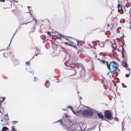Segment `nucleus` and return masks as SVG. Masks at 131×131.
<instances>
[{"mask_svg":"<svg viewBox=\"0 0 131 131\" xmlns=\"http://www.w3.org/2000/svg\"><path fill=\"white\" fill-rule=\"evenodd\" d=\"M118 67V65L117 63L115 61H112L110 62L108 66H107V68L109 70L110 73H112L115 72L116 74H118L119 71Z\"/></svg>","mask_w":131,"mask_h":131,"instance_id":"f257e3e1","label":"nucleus"},{"mask_svg":"<svg viewBox=\"0 0 131 131\" xmlns=\"http://www.w3.org/2000/svg\"><path fill=\"white\" fill-rule=\"evenodd\" d=\"M82 107H85L89 109L85 110H83L82 112V114L84 117H88L92 116L93 114V109L88 106L82 105Z\"/></svg>","mask_w":131,"mask_h":131,"instance_id":"f03ea898","label":"nucleus"},{"mask_svg":"<svg viewBox=\"0 0 131 131\" xmlns=\"http://www.w3.org/2000/svg\"><path fill=\"white\" fill-rule=\"evenodd\" d=\"M59 122L60 123L61 125L63 127V128L66 129L67 131H73L74 129L73 128V126L75 125L74 124H72L71 126H67V124L66 123L63 124V122L61 119H59L55 123Z\"/></svg>","mask_w":131,"mask_h":131,"instance_id":"7ed1b4c3","label":"nucleus"},{"mask_svg":"<svg viewBox=\"0 0 131 131\" xmlns=\"http://www.w3.org/2000/svg\"><path fill=\"white\" fill-rule=\"evenodd\" d=\"M84 66L82 64H80L77 67L76 69V70H74L75 73H79L80 74L83 73L84 72Z\"/></svg>","mask_w":131,"mask_h":131,"instance_id":"20e7f679","label":"nucleus"},{"mask_svg":"<svg viewBox=\"0 0 131 131\" xmlns=\"http://www.w3.org/2000/svg\"><path fill=\"white\" fill-rule=\"evenodd\" d=\"M104 117L108 120H111L113 118L111 112L108 110H106L104 113Z\"/></svg>","mask_w":131,"mask_h":131,"instance_id":"39448f33","label":"nucleus"},{"mask_svg":"<svg viewBox=\"0 0 131 131\" xmlns=\"http://www.w3.org/2000/svg\"><path fill=\"white\" fill-rule=\"evenodd\" d=\"M68 108H70L71 110L72 111V112H73V113L74 114L77 115V114L78 113H79L81 112L82 111L81 110H78L76 112H75L74 111L73 108L71 106H69L68 107Z\"/></svg>","mask_w":131,"mask_h":131,"instance_id":"423d86ee","label":"nucleus"},{"mask_svg":"<svg viewBox=\"0 0 131 131\" xmlns=\"http://www.w3.org/2000/svg\"><path fill=\"white\" fill-rule=\"evenodd\" d=\"M80 126L81 130L83 131L86 128V125L85 124L82 123L81 125H80Z\"/></svg>","mask_w":131,"mask_h":131,"instance_id":"0eeeda50","label":"nucleus"},{"mask_svg":"<svg viewBox=\"0 0 131 131\" xmlns=\"http://www.w3.org/2000/svg\"><path fill=\"white\" fill-rule=\"evenodd\" d=\"M97 115L100 118H102V120H105L108 122V121L105 119L103 115V114H101V113H98Z\"/></svg>","mask_w":131,"mask_h":131,"instance_id":"6e6552de","label":"nucleus"},{"mask_svg":"<svg viewBox=\"0 0 131 131\" xmlns=\"http://www.w3.org/2000/svg\"><path fill=\"white\" fill-rule=\"evenodd\" d=\"M72 62H74L78 60V58L76 55H74L73 56L72 58Z\"/></svg>","mask_w":131,"mask_h":131,"instance_id":"1a4fd4ad","label":"nucleus"},{"mask_svg":"<svg viewBox=\"0 0 131 131\" xmlns=\"http://www.w3.org/2000/svg\"><path fill=\"white\" fill-rule=\"evenodd\" d=\"M76 66V64L73 63V62H72L70 64V67L71 68H75Z\"/></svg>","mask_w":131,"mask_h":131,"instance_id":"9d476101","label":"nucleus"},{"mask_svg":"<svg viewBox=\"0 0 131 131\" xmlns=\"http://www.w3.org/2000/svg\"><path fill=\"white\" fill-rule=\"evenodd\" d=\"M66 116L67 115H66L65 117H63V121H65V122H69L70 121V119L67 118Z\"/></svg>","mask_w":131,"mask_h":131,"instance_id":"9b49d317","label":"nucleus"},{"mask_svg":"<svg viewBox=\"0 0 131 131\" xmlns=\"http://www.w3.org/2000/svg\"><path fill=\"white\" fill-rule=\"evenodd\" d=\"M101 62H102V63L104 64H105L107 66H107H108L109 64L107 62H106V61L104 60H102L101 61Z\"/></svg>","mask_w":131,"mask_h":131,"instance_id":"f8f14e48","label":"nucleus"},{"mask_svg":"<svg viewBox=\"0 0 131 131\" xmlns=\"http://www.w3.org/2000/svg\"><path fill=\"white\" fill-rule=\"evenodd\" d=\"M8 130V128L6 127H3L1 131H6Z\"/></svg>","mask_w":131,"mask_h":131,"instance_id":"ddd939ff","label":"nucleus"},{"mask_svg":"<svg viewBox=\"0 0 131 131\" xmlns=\"http://www.w3.org/2000/svg\"><path fill=\"white\" fill-rule=\"evenodd\" d=\"M123 63L124 64L125 67L126 68V69L127 70V68H128V64L126 63V62L125 61V63L123 62Z\"/></svg>","mask_w":131,"mask_h":131,"instance_id":"4468645a","label":"nucleus"},{"mask_svg":"<svg viewBox=\"0 0 131 131\" xmlns=\"http://www.w3.org/2000/svg\"><path fill=\"white\" fill-rule=\"evenodd\" d=\"M46 82L45 83V85L47 88H48L50 86V83H49L48 82L47 84Z\"/></svg>","mask_w":131,"mask_h":131,"instance_id":"2eb2a0df","label":"nucleus"},{"mask_svg":"<svg viewBox=\"0 0 131 131\" xmlns=\"http://www.w3.org/2000/svg\"><path fill=\"white\" fill-rule=\"evenodd\" d=\"M40 38L43 40H44L46 38V37L44 35H41L40 36Z\"/></svg>","mask_w":131,"mask_h":131,"instance_id":"dca6fc26","label":"nucleus"},{"mask_svg":"<svg viewBox=\"0 0 131 131\" xmlns=\"http://www.w3.org/2000/svg\"><path fill=\"white\" fill-rule=\"evenodd\" d=\"M131 6V4L130 3H127L126 4H125V6L127 8H128L129 7H130Z\"/></svg>","mask_w":131,"mask_h":131,"instance_id":"f3484780","label":"nucleus"},{"mask_svg":"<svg viewBox=\"0 0 131 131\" xmlns=\"http://www.w3.org/2000/svg\"><path fill=\"white\" fill-rule=\"evenodd\" d=\"M19 27H19L16 30V31L15 32H14V34H13V37H12V38H11V40H10V43H9V46H10V43L11 42V41H12V39H13V36H14V34H15V33L17 31V29H18L19 28Z\"/></svg>","mask_w":131,"mask_h":131,"instance_id":"a211bd4d","label":"nucleus"},{"mask_svg":"<svg viewBox=\"0 0 131 131\" xmlns=\"http://www.w3.org/2000/svg\"><path fill=\"white\" fill-rule=\"evenodd\" d=\"M18 122V121H13L11 122V123L13 125H14L17 123Z\"/></svg>","mask_w":131,"mask_h":131,"instance_id":"6ab92c4d","label":"nucleus"},{"mask_svg":"<svg viewBox=\"0 0 131 131\" xmlns=\"http://www.w3.org/2000/svg\"><path fill=\"white\" fill-rule=\"evenodd\" d=\"M3 55L4 57H7L8 56L7 53L6 52L4 53L3 54Z\"/></svg>","mask_w":131,"mask_h":131,"instance_id":"aec40b11","label":"nucleus"},{"mask_svg":"<svg viewBox=\"0 0 131 131\" xmlns=\"http://www.w3.org/2000/svg\"><path fill=\"white\" fill-rule=\"evenodd\" d=\"M118 74H116V75H115V77H114V76H113V74H112L111 75H112V77H114V78H116V79L118 80V79H118V78H116H116H115V77H116L117 76V75H118Z\"/></svg>","mask_w":131,"mask_h":131,"instance_id":"412c9836","label":"nucleus"},{"mask_svg":"<svg viewBox=\"0 0 131 131\" xmlns=\"http://www.w3.org/2000/svg\"><path fill=\"white\" fill-rule=\"evenodd\" d=\"M122 87L124 88H126L127 87V86L125 85L123 83H122Z\"/></svg>","mask_w":131,"mask_h":131,"instance_id":"4be33fe9","label":"nucleus"},{"mask_svg":"<svg viewBox=\"0 0 131 131\" xmlns=\"http://www.w3.org/2000/svg\"><path fill=\"white\" fill-rule=\"evenodd\" d=\"M121 27H118L117 29V31H118V33H119L120 32V31L119 30V29H121Z\"/></svg>","mask_w":131,"mask_h":131,"instance_id":"5701e85b","label":"nucleus"},{"mask_svg":"<svg viewBox=\"0 0 131 131\" xmlns=\"http://www.w3.org/2000/svg\"><path fill=\"white\" fill-rule=\"evenodd\" d=\"M15 126H13L12 128V131H17L15 129L14 127H15Z\"/></svg>","mask_w":131,"mask_h":131,"instance_id":"b1692460","label":"nucleus"},{"mask_svg":"<svg viewBox=\"0 0 131 131\" xmlns=\"http://www.w3.org/2000/svg\"><path fill=\"white\" fill-rule=\"evenodd\" d=\"M71 46H72V47H74V48H75L76 49L77 48V46L75 45H71Z\"/></svg>","mask_w":131,"mask_h":131,"instance_id":"393cba45","label":"nucleus"},{"mask_svg":"<svg viewBox=\"0 0 131 131\" xmlns=\"http://www.w3.org/2000/svg\"><path fill=\"white\" fill-rule=\"evenodd\" d=\"M114 49H116V47H114L113 45V44H112L111 46Z\"/></svg>","mask_w":131,"mask_h":131,"instance_id":"a878e982","label":"nucleus"},{"mask_svg":"<svg viewBox=\"0 0 131 131\" xmlns=\"http://www.w3.org/2000/svg\"><path fill=\"white\" fill-rule=\"evenodd\" d=\"M29 72L31 73L32 74H34V72L33 70H31V71H29Z\"/></svg>","mask_w":131,"mask_h":131,"instance_id":"bb28decb","label":"nucleus"},{"mask_svg":"<svg viewBox=\"0 0 131 131\" xmlns=\"http://www.w3.org/2000/svg\"><path fill=\"white\" fill-rule=\"evenodd\" d=\"M118 8V10H123V9L122 8V7L121 6L119 7Z\"/></svg>","mask_w":131,"mask_h":131,"instance_id":"cd10ccee","label":"nucleus"},{"mask_svg":"<svg viewBox=\"0 0 131 131\" xmlns=\"http://www.w3.org/2000/svg\"><path fill=\"white\" fill-rule=\"evenodd\" d=\"M112 81L114 83V86L115 87H116L117 85V84L115 83L114 82L113 80H112Z\"/></svg>","mask_w":131,"mask_h":131,"instance_id":"c85d7f7f","label":"nucleus"},{"mask_svg":"<svg viewBox=\"0 0 131 131\" xmlns=\"http://www.w3.org/2000/svg\"><path fill=\"white\" fill-rule=\"evenodd\" d=\"M56 38H58L59 39H60V40H61V39H62V37H59L58 36H57L56 37Z\"/></svg>","mask_w":131,"mask_h":131,"instance_id":"c756f323","label":"nucleus"},{"mask_svg":"<svg viewBox=\"0 0 131 131\" xmlns=\"http://www.w3.org/2000/svg\"><path fill=\"white\" fill-rule=\"evenodd\" d=\"M37 51H38L39 52H40V50L39 48H37L36 49Z\"/></svg>","mask_w":131,"mask_h":131,"instance_id":"7c9ffc66","label":"nucleus"},{"mask_svg":"<svg viewBox=\"0 0 131 131\" xmlns=\"http://www.w3.org/2000/svg\"><path fill=\"white\" fill-rule=\"evenodd\" d=\"M65 44L66 45H68L70 46H71V45H70L67 42H65Z\"/></svg>","mask_w":131,"mask_h":131,"instance_id":"2f4dec72","label":"nucleus"},{"mask_svg":"<svg viewBox=\"0 0 131 131\" xmlns=\"http://www.w3.org/2000/svg\"><path fill=\"white\" fill-rule=\"evenodd\" d=\"M10 57H11L12 59L13 58L14 56L13 55L11 54V55H10Z\"/></svg>","mask_w":131,"mask_h":131,"instance_id":"473e14b6","label":"nucleus"},{"mask_svg":"<svg viewBox=\"0 0 131 131\" xmlns=\"http://www.w3.org/2000/svg\"><path fill=\"white\" fill-rule=\"evenodd\" d=\"M130 75V74H126L125 75V77H129Z\"/></svg>","mask_w":131,"mask_h":131,"instance_id":"72a5a7b5","label":"nucleus"},{"mask_svg":"<svg viewBox=\"0 0 131 131\" xmlns=\"http://www.w3.org/2000/svg\"><path fill=\"white\" fill-rule=\"evenodd\" d=\"M59 35H60V36H61V37H64V36H65L64 35H62L61 34H60Z\"/></svg>","mask_w":131,"mask_h":131,"instance_id":"f704fd0d","label":"nucleus"},{"mask_svg":"<svg viewBox=\"0 0 131 131\" xmlns=\"http://www.w3.org/2000/svg\"><path fill=\"white\" fill-rule=\"evenodd\" d=\"M25 64L26 66H27V65H28L29 64V62L28 61L27 62H26Z\"/></svg>","mask_w":131,"mask_h":131,"instance_id":"c9c22d12","label":"nucleus"},{"mask_svg":"<svg viewBox=\"0 0 131 131\" xmlns=\"http://www.w3.org/2000/svg\"><path fill=\"white\" fill-rule=\"evenodd\" d=\"M114 120L116 121H118V119L117 117H115L114 118Z\"/></svg>","mask_w":131,"mask_h":131,"instance_id":"e433bc0d","label":"nucleus"},{"mask_svg":"<svg viewBox=\"0 0 131 131\" xmlns=\"http://www.w3.org/2000/svg\"><path fill=\"white\" fill-rule=\"evenodd\" d=\"M34 79H37V80H36L35 81H38V80H37V78L36 77H34Z\"/></svg>","mask_w":131,"mask_h":131,"instance_id":"4c0bfd02","label":"nucleus"},{"mask_svg":"<svg viewBox=\"0 0 131 131\" xmlns=\"http://www.w3.org/2000/svg\"><path fill=\"white\" fill-rule=\"evenodd\" d=\"M35 20V24H37V20L36 19H34L33 20Z\"/></svg>","mask_w":131,"mask_h":131,"instance_id":"58836bf2","label":"nucleus"},{"mask_svg":"<svg viewBox=\"0 0 131 131\" xmlns=\"http://www.w3.org/2000/svg\"><path fill=\"white\" fill-rule=\"evenodd\" d=\"M15 61L16 62H17L16 63V64H14V65L16 66V65L17 64V63H18V62H17V61L16 60H15Z\"/></svg>","mask_w":131,"mask_h":131,"instance_id":"ea45409f","label":"nucleus"},{"mask_svg":"<svg viewBox=\"0 0 131 131\" xmlns=\"http://www.w3.org/2000/svg\"><path fill=\"white\" fill-rule=\"evenodd\" d=\"M36 28V26H35V25L33 27L34 30H35V29Z\"/></svg>","mask_w":131,"mask_h":131,"instance_id":"a19ab883","label":"nucleus"},{"mask_svg":"<svg viewBox=\"0 0 131 131\" xmlns=\"http://www.w3.org/2000/svg\"><path fill=\"white\" fill-rule=\"evenodd\" d=\"M118 8L119 7H120L121 6V5H120L119 4H118Z\"/></svg>","mask_w":131,"mask_h":131,"instance_id":"79ce46f5","label":"nucleus"},{"mask_svg":"<svg viewBox=\"0 0 131 131\" xmlns=\"http://www.w3.org/2000/svg\"><path fill=\"white\" fill-rule=\"evenodd\" d=\"M5 0H0L1 2H4Z\"/></svg>","mask_w":131,"mask_h":131,"instance_id":"37998d69","label":"nucleus"},{"mask_svg":"<svg viewBox=\"0 0 131 131\" xmlns=\"http://www.w3.org/2000/svg\"><path fill=\"white\" fill-rule=\"evenodd\" d=\"M4 76L5 77H7L8 75V74H4Z\"/></svg>","mask_w":131,"mask_h":131,"instance_id":"c03bdc74","label":"nucleus"},{"mask_svg":"<svg viewBox=\"0 0 131 131\" xmlns=\"http://www.w3.org/2000/svg\"><path fill=\"white\" fill-rule=\"evenodd\" d=\"M4 116H7L8 117V115L7 113H6V115L5 114L4 115Z\"/></svg>","mask_w":131,"mask_h":131,"instance_id":"a18cd8bd","label":"nucleus"},{"mask_svg":"<svg viewBox=\"0 0 131 131\" xmlns=\"http://www.w3.org/2000/svg\"><path fill=\"white\" fill-rule=\"evenodd\" d=\"M29 21V22H28V23H25V24H26V25L27 24V23H29V22H31V21Z\"/></svg>","mask_w":131,"mask_h":131,"instance_id":"49530a36","label":"nucleus"},{"mask_svg":"<svg viewBox=\"0 0 131 131\" xmlns=\"http://www.w3.org/2000/svg\"><path fill=\"white\" fill-rule=\"evenodd\" d=\"M100 54H104V53L102 52H100Z\"/></svg>","mask_w":131,"mask_h":131,"instance_id":"de8ad7c7","label":"nucleus"},{"mask_svg":"<svg viewBox=\"0 0 131 131\" xmlns=\"http://www.w3.org/2000/svg\"><path fill=\"white\" fill-rule=\"evenodd\" d=\"M97 58V59H98L99 60V61H101L100 60V58Z\"/></svg>","mask_w":131,"mask_h":131,"instance_id":"09e8293b","label":"nucleus"},{"mask_svg":"<svg viewBox=\"0 0 131 131\" xmlns=\"http://www.w3.org/2000/svg\"><path fill=\"white\" fill-rule=\"evenodd\" d=\"M39 54V53H37L36 54H35L36 56H37L38 54Z\"/></svg>","mask_w":131,"mask_h":131,"instance_id":"8fccbe9b","label":"nucleus"},{"mask_svg":"<svg viewBox=\"0 0 131 131\" xmlns=\"http://www.w3.org/2000/svg\"><path fill=\"white\" fill-rule=\"evenodd\" d=\"M55 47L56 48H57V45H55Z\"/></svg>","mask_w":131,"mask_h":131,"instance_id":"3c124183","label":"nucleus"},{"mask_svg":"<svg viewBox=\"0 0 131 131\" xmlns=\"http://www.w3.org/2000/svg\"><path fill=\"white\" fill-rule=\"evenodd\" d=\"M5 99V97H3V100H2V101H3V100H4Z\"/></svg>","mask_w":131,"mask_h":131,"instance_id":"603ef678","label":"nucleus"},{"mask_svg":"<svg viewBox=\"0 0 131 131\" xmlns=\"http://www.w3.org/2000/svg\"><path fill=\"white\" fill-rule=\"evenodd\" d=\"M95 41H93L92 42V43L93 44H94V43H95Z\"/></svg>","mask_w":131,"mask_h":131,"instance_id":"864d4df0","label":"nucleus"},{"mask_svg":"<svg viewBox=\"0 0 131 131\" xmlns=\"http://www.w3.org/2000/svg\"><path fill=\"white\" fill-rule=\"evenodd\" d=\"M95 58H97V55H95Z\"/></svg>","mask_w":131,"mask_h":131,"instance_id":"5fc2aeb1","label":"nucleus"},{"mask_svg":"<svg viewBox=\"0 0 131 131\" xmlns=\"http://www.w3.org/2000/svg\"><path fill=\"white\" fill-rule=\"evenodd\" d=\"M45 40H43V43H44L45 42Z\"/></svg>","mask_w":131,"mask_h":131,"instance_id":"6e6d98bb","label":"nucleus"},{"mask_svg":"<svg viewBox=\"0 0 131 131\" xmlns=\"http://www.w3.org/2000/svg\"><path fill=\"white\" fill-rule=\"evenodd\" d=\"M7 119L8 120H9V118H8H8H7Z\"/></svg>","mask_w":131,"mask_h":131,"instance_id":"4d7b16f0","label":"nucleus"},{"mask_svg":"<svg viewBox=\"0 0 131 131\" xmlns=\"http://www.w3.org/2000/svg\"><path fill=\"white\" fill-rule=\"evenodd\" d=\"M15 2H16V3H17L18 1H15Z\"/></svg>","mask_w":131,"mask_h":131,"instance_id":"13d9d810","label":"nucleus"},{"mask_svg":"<svg viewBox=\"0 0 131 131\" xmlns=\"http://www.w3.org/2000/svg\"><path fill=\"white\" fill-rule=\"evenodd\" d=\"M29 6H28V7H27V8H28V9H29Z\"/></svg>","mask_w":131,"mask_h":131,"instance_id":"bf43d9fd","label":"nucleus"},{"mask_svg":"<svg viewBox=\"0 0 131 131\" xmlns=\"http://www.w3.org/2000/svg\"><path fill=\"white\" fill-rule=\"evenodd\" d=\"M107 26H109V25L108 24H107Z\"/></svg>","mask_w":131,"mask_h":131,"instance_id":"052dcab7","label":"nucleus"},{"mask_svg":"<svg viewBox=\"0 0 131 131\" xmlns=\"http://www.w3.org/2000/svg\"><path fill=\"white\" fill-rule=\"evenodd\" d=\"M80 99H82V98L80 96Z\"/></svg>","mask_w":131,"mask_h":131,"instance_id":"680f3d73","label":"nucleus"},{"mask_svg":"<svg viewBox=\"0 0 131 131\" xmlns=\"http://www.w3.org/2000/svg\"><path fill=\"white\" fill-rule=\"evenodd\" d=\"M128 70H129V71H130V68H128Z\"/></svg>","mask_w":131,"mask_h":131,"instance_id":"e2e57ef3","label":"nucleus"},{"mask_svg":"<svg viewBox=\"0 0 131 131\" xmlns=\"http://www.w3.org/2000/svg\"><path fill=\"white\" fill-rule=\"evenodd\" d=\"M109 76H110V77L111 78V75H110Z\"/></svg>","mask_w":131,"mask_h":131,"instance_id":"0e129e2a","label":"nucleus"},{"mask_svg":"<svg viewBox=\"0 0 131 131\" xmlns=\"http://www.w3.org/2000/svg\"><path fill=\"white\" fill-rule=\"evenodd\" d=\"M29 13H30V15H32V14H31V13H30V12H29Z\"/></svg>","mask_w":131,"mask_h":131,"instance_id":"69168bd1","label":"nucleus"},{"mask_svg":"<svg viewBox=\"0 0 131 131\" xmlns=\"http://www.w3.org/2000/svg\"><path fill=\"white\" fill-rule=\"evenodd\" d=\"M5 103H6V102H4V104H5Z\"/></svg>","mask_w":131,"mask_h":131,"instance_id":"338daca9","label":"nucleus"},{"mask_svg":"<svg viewBox=\"0 0 131 131\" xmlns=\"http://www.w3.org/2000/svg\"><path fill=\"white\" fill-rule=\"evenodd\" d=\"M62 110H65V109H62Z\"/></svg>","mask_w":131,"mask_h":131,"instance_id":"774afa93","label":"nucleus"}]
</instances>
